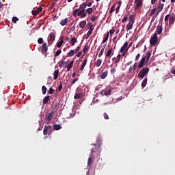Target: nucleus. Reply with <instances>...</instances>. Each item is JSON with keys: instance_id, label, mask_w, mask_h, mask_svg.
I'll return each mask as SVG.
<instances>
[{"instance_id": "1", "label": "nucleus", "mask_w": 175, "mask_h": 175, "mask_svg": "<svg viewBox=\"0 0 175 175\" xmlns=\"http://www.w3.org/2000/svg\"><path fill=\"white\" fill-rule=\"evenodd\" d=\"M85 9L86 8H85V6L81 4L79 8H77L74 10L72 13L73 17H76L77 16H78L81 18H84L85 17H87Z\"/></svg>"}, {"instance_id": "2", "label": "nucleus", "mask_w": 175, "mask_h": 175, "mask_svg": "<svg viewBox=\"0 0 175 175\" xmlns=\"http://www.w3.org/2000/svg\"><path fill=\"white\" fill-rule=\"evenodd\" d=\"M150 57L151 52H148L146 55H143L142 59L139 61L138 68L139 69H142V68H144V66H146V65L148 64Z\"/></svg>"}, {"instance_id": "3", "label": "nucleus", "mask_w": 175, "mask_h": 175, "mask_svg": "<svg viewBox=\"0 0 175 175\" xmlns=\"http://www.w3.org/2000/svg\"><path fill=\"white\" fill-rule=\"evenodd\" d=\"M149 72H150V68L146 67V68H142L138 74V79H144V77L147 76Z\"/></svg>"}, {"instance_id": "4", "label": "nucleus", "mask_w": 175, "mask_h": 175, "mask_svg": "<svg viewBox=\"0 0 175 175\" xmlns=\"http://www.w3.org/2000/svg\"><path fill=\"white\" fill-rule=\"evenodd\" d=\"M157 43H158V34L154 33L153 36L150 37V46L154 47L157 46Z\"/></svg>"}, {"instance_id": "5", "label": "nucleus", "mask_w": 175, "mask_h": 175, "mask_svg": "<svg viewBox=\"0 0 175 175\" xmlns=\"http://www.w3.org/2000/svg\"><path fill=\"white\" fill-rule=\"evenodd\" d=\"M48 50L49 47L47 46V43L43 42V44L41 46V53L43 55H46V54H47Z\"/></svg>"}, {"instance_id": "6", "label": "nucleus", "mask_w": 175, "mask_h": 175, "mask_svg": "<svg viewBox=\"0 0 175 175\" xmlns=\"http://www.w3.org/2000/svg\"><path fill=\"white\" fill-rule=\"evenodd\" d=\"M111 94V89L107 88L105 90H103L100 92V95L103 96V95H105V96H107V95H110Z\"/></svg>"}, {"instance_id": "7", "label": "nucleus", "mask_w": 175, "mask_h": 175, "mask_svg": "<svg viewBox=\"0 0 175 175\" xmlns=\"http://www.w3.org/2000/svg\"><path fill=\"white\" fill-rule=\"evenodd\" d=\"M134 3L136 4L135 9H140L143 6V0H135Z\"/></svg>"}, {"instance_id": "8", "label": "nucleus", "mask_w": 175, "mask_h": 175, "mask_svg": "<svg viewBox=\"0 0 175 175\" xmlns=\"http://www.w3.org/2000/svg\"><path fill=\"white\" fill-rule=\"evenodd\" d=\"M42 10H43V8L42 7H39L36 10H33L32 11L33 16H38V13H40V12H42Z\"/></svg>"}, {"instance_id": "9", "label": "nucleus", "mask_w": 175, "mask_h": 175, "mask_svg": "<svg viewBox=\"0 0 175 175\" xmlns=\"http://www.w3.org/2000/svg\"><path fill=\"white\" fill-rule=\"evenodd\" d=\"M88 61V58H87V57H85L83 60V62L81 64V68H80V70L81 72H83V70H84V68H85V65H87Z\"/></svg>"}, {"instance_id": "10", "label": "nucleus", "mask_w": 175, "mask_h": 175, "mask_svg": "<svg viewBox=\"0 0 175 175\" xmlns=\"http://www.w3.org/2000/svg\"><path fill=\"white\" fill-rule=\"evenodd\" d=\"M50 129H51V126H44V130H43L44 136L47 135V133L49 131H50Z\"/></svg>"}, {"instance_id": "11", "label": "nucleus", "mask_w": 175, "mask_h": 175, "mask_svg": "<svg viewBox=\"0 0 175 175\" xmlns=\"http://www.w3.org/2000/svg\"><path fill=\"white\" fill-rule=\"evenodd\" d=\"M126 49H128V42H124L120 50V53H124V51H126Z\"/></svg>"}, {"instance_id": "12", "label": "nucleus", "mask_w": 175, "mask_h": 175, "mask_svg": "<svg viewBox=\"0 0 175 175\" xmlns=\"http://www.w3.org/2000/svg\"><path fill=\"white\" fill-rule=\"evenodd\" d=\"M46 122H50V121H51V120H53V113H49L46 116Z\"/></svg>"}, {"instance_id": "13", "label": "nucleus", "mask_w": 175, "mask_h": 175, "mask_svg": "<svg viewBox=\"0 0 175 175\" xmlns=\"http://www.w3.org/2000/svg\"><path fill=\"white\" fill-rule=\"evenodd\" d=\"M133 24H135V23L129 22V23L127 24V25L126 27V31H131V29H132V28H133Z\"/></svg>"}, {"instance_id": "14", "label": "nucleus", "mask_w": 175, "mask_h": 175, "mask_svg": "<svg viewBox=\"0 0 175 175\" xmlns=\"http://www.w3.org/2000/svg\"><path fill=\"white\" fill-rule=\"evenodd\" d=\"M163 28L162 25L157 26L155 33H157L158 35H161L162 33Z\"/></svg>"}, {"instance_id": "15", "label": "nucleus", "mask_w": 175, "mask_h": 175, "mask_svg": "<svg viewBox=\"0 0 175 175\" xmlns=\"http://www.w3.org/2000/svg\"><path fill=\"white\" fill-rule=\"evenodd\" d=\"M106 46L107 44H105L103 46V48L101 49L100 51L98 53V58H100V57H102V55H103V53L105 51V49H106Z\"/></svg>"}, {"instance_id": "16", "label": "nucleus", "mask_w": 175, "mask_h": 175, "mask_svg": "<svg viewBox=\"0 0 175 175\" xmlns=\"http://www.w3.org/2000/svg\"><path fill=\"white\" fill-rule=\"evenodd\" d=\"M49 100H50V96H46L43 98L42 103L43 105H46L49 103Z\"/></svg>"}, {"instance_id": "17", "label": "nucleus", "mask_w": 175, "mask_h": 175, "mask_svg": "<svg viewBox=\"0 0 175 175\" xmlns=\"http://www.w3.org/2000/svg\"><path fill=\"white\" fill-rule=\"evenodd\" d=\"M92 31H94V29H92V26L90 25V29L87 33V39H88L92 35Z\"/></svg>"}, {"instance_id": "18", "label": "nucleus", "mask_w": 175, "mask_h": 175, "mask_svg": "<svg viewBox=\"0 0 175 175\" xmlns=\"http://www.w3.org/2000/svg\"><path fill=\"white\" fill-rule=\"evenodd\" d=\"M136 17V14L130 15L129 17V20L130 23H135V18Z\"/></svg>"}, {"instance_id": "19", "label": "nucleus", "mask_w": 175, "mask_h": 175, "mask_svg": "<svg viewBox=\"0 0 175 175\" xmlns=\"http://www.w3.org/2000/svg\"><path fill=\"white\" fill-rule=\"evenodd\" d=\"M59 73V70H55L54 71V73H53V80H57V79H58V75Z\"/></svg>"}, {"instance_id": "20", "label": "nucleus", "mask_w": 175, "mask_h": 175, "mask_svg": "<svg viewBox=\"0 0 175 175\" xmlns=\"http://www.w3.org/2000/svg\"><path fill=\"white\" fill-rule=\"evenodd\" d=\"M164 6H165V4L160 3L157 8V12H159V13H161V12H162V10H163Z\"/></svg>"}, {"instance_id": "21", "label": "nucleus", "mask_w": 175, "mask_h": 175, "mask_svg": "<svg viewBox=\"0 0 175 175\" xmlns=\"http://www.w3.org/2000/svg\"><path fill=\"white\" fill-rule=\"evenodd\" d=\"M87 25V22L85 21H82L79 23V27L81 28V29H84V27Z\"/></svg>"}, {"instance_id": "22", "label": "nucleus", "mask_w": 175, "mask_h": 175, "mask_svg": "<svg viewBox=\"0 0 175 175\" xmlns=\"http://www.w3.org/2000/svg\"><path fill=\"white\" fill-rule=\"evenodd\" d=\"M92 12H94V8H89L85 10L86 15L87 14H89V15L92 14Z\"/></svg>"}, {"instance_id": "23", "label": "nucleus", "mask_w": 175, "mask_h": 175, "mask_svg": "<svg viewBox=\"0 0 175 175\" xmlns=\"http://www.w3.org/2000/svg\"><path fill=\"white\" fill-rule=\"evenodd\" d=\"M67 23H68V18H66L65 19H63L60 21V25H62V27L66 25Z\"/></svg>"}, {"instance_id": "24", "label": "nucleus", "mask_w": 175, "mask_h": 175, "mask_svg": "<svg viewBox=\"0 0 175 175\" xmlns=\"http://www.w3.org/2000/svg\"><path fill=\"white\" fill-rule=\"evenodd\" d=\"M73 64L75 62L72 60L70 63L67 66V72H69L72 68H73Z\"/></svg>"}, {"instance_id": "25", "label": "nucleus", "mask_w": 175, "mask_h": 175, "mask_svg": "<svg viewBox=\"0 0 175 175\" xmlns=\"http://www.w3.org/2000/svg\"><path fill=\"white\" fill-rule=\"evenodd\" d=\"M77 43V38L73 37L70 40V44L71 46H75Z\"/></svg>"}, {"instance_id": "26", "label": "nucleus", "mask_w": 175, "mask_h": 175, "mask_svg": "<svg viewBox=\"0 0 175 175\" xmlns=\"http://www.w3.org/2000/svg\"><path fill=\"white\" fill-rule=\"evenodd\" d=\"M174 21H175V17L173 16H171L169 21L170 25H173V24H174Z\"/></svg>"}, {"instance_id": "27", "label": "nucleus", "mask_w": 175, "mask_h": 175, "mask_svg": "<svg viewBox=\"0 0 175 175\" xmlns=\"http://www.w3.org/2000/svg\"><path fill=\"white\" fill-rule=\"evenodd\" d=\"M107 75H108L107 71L103 72L100 75V79H102V80H105V78L107 77Z\"/></svg>"}, {"instance_id": "28", "label": "nucleus", "mask_w": 175, "mask_h": 175, "mask_svg": "<svg viewBox=\"0 0 175 175\" xmlns=\"http://www.w3.org/2000/svg\"><path fill=\"white\" fill-rule=\"evenodd\" d=\"M121 59V55H120V54H118V56H117V58H116V59L115 60V62H114V64H116V66H118V62H119V61Z\"/></svg>"}, {"instance_id": "29", "label": "nucleus", "mask_w": 175, "mask_h": 175, "mask_svg": "<svg viewBox=\"0 0 175 175\" xmlns=\"http://www.w3.org/2000/svg\"><path fill=\"white\" fill-rule=\"evenodd\" d=\"M81 5L85 6V8H87V6H88V8H91V6H92V2L83 3Z\"/></svg>"}, {"instance_id": "30", "label": "nucleus", "mask_w": 175, "mask_h": 175, "mask_svg": "<svg viewBox=\"0 0 175 175\" xmlns=\"http://www.w3.org/2000/svg\"><path fill=\"white\" fill-rule=\"evenodd\" d=\"M50 40H52V42H54L55 40V34L54 33H51L49 34Z\"/></svg>"}, {"instance_id": "31", "label": "nucleus", "mask_w": 175, "mask_h": 175, "mask_svg": "<svg viewBox=\"0 0 175 175\" xmlns=\"http://www.w3.org/2000/svg\"><path fill=\"white\" fill-rule=\"evenodd\" d=\"M83 96V94L81 93H76L75 95L74 96V98L75 99H80Z\"/></svg>"}, {"instance_id": "32", "label": "nucleus", "mask_w": 175, "mask_h": 175, "mask_svg": "<svg viewBox=\"0 0 175 175\" xmlns=\"http://www.w3.org/2000/svg\"><path fill=\"white\" fill-rule=\"evenodd\" d=\"M159 14V12L157 11V12L154 14V15L152 18L151 23H154L155 21V18H157V17H158Z\"/></svg>"}, {"instance_id": "33", "label": "nucleus", "mask_w": 175, "mask_h": 175, "mask_svg": "<svg viewBox=\"0 0 175 175\" xmlns=\"http://www.w3.org/2000/svg\"><path fill=\"white\" fill-rule=\"evenodd\" d=\"M96 66H97V68H99V66H100V65H102V60L101 59H98L96 63H95Z\"/></svg>"}, {"instance_id": "34", "label": "nucleus", "mask_w": 175, "mask_h": 175, "mask_svg": "<svg viewBox=\"0 0 175 175\" xmlns=\"http://www.w3.org/2000/svg\"><path fill=\"white\" fill-rule=\"evenodd\" d=\"M62 126H61V125H59V124H55L54 126H53V129L55 130V131H59V129H62Z\"/></svg>"}, {"instance_id": "35", "label": "nucleus", "mask_w": 175, "mask_h": 175, "mask_svg": "<svg viewBox=\"0 0 175 175\" xmlns=\"http://www.w3.org/2000/svg\"><path fill=\"white\" fill-rule=\"evenodd\" d=\"M62 44H64V38H62L61 40L57 43V47L59 48V47H61V46H62Z\"/></svg>"}, {"instance_id": "36", "label": "nucleus", "mask_w": 175, "mask_h": 175, "mask_svg": "<svg viewBox=\"0 0 175 175\" xmlns=\"http://www.w3.org/2000/svg\"><path fill=\"white\" fill-rule=\"evenodd\" d=\"M75 53H76L75 50L70 51V52L67 53V57H73V55H75Z\"/></svg>"}, {"instance_id": "37", "label": "nucleus", "mask_w": 175, "mask_h": 175, "mask_svg": "<svg viewBox=\"0 0 175 175\" xmlns=\"http://www.w3.org/2000/svg\"><path fill=\"white\" fill-rule=\"evenodd\" d=\"M147 85V78L144 79L142 83V88H144Z\"/></svg>"}, {"instance_id": "38", "label": "nucleus", "mask_w": 175, "mask_h": 175, "mask_svg": "<svg viewBox=\"0 0 175 175\" xmlns=\"http://www.w3.org/2000/svg\"><path fill=\"white\" fill-rule=\"evenodd\" d=\"M89 49H90V46H88V44H87L85 46H84V48H83V53H87V51H88V50H89Z\"/></svg>"}, {"instance_id": "39", "label": "nucleus", "mask_w": 175, "mask_h": 175, "mask_svg": "<svg viewBox=\"0 0 175 175\" xmlns=\"http://www.w3.org/2000/svg\"><path fill=\"white\" fill-rule=\"evenodd\" d=\"M42 91L43 95H46V94L47 92V88H46V86L43 85L42 87Z\"/></svg>"}, {"instance_id": "40", "label": "nucleus", "mask_w": 175, "mask_h": 175, "mask_svg": "<svg viewBox=\"0 0 175 175\" xmlns=\"http://www.w3.org/2000/svg\"><path fill=\"white\" fill-rule=\"evenodd\" d=\"M92 165V157H90L88 160V166Z\"/></svg>"}, {"instance_id": "41", "label": "nucleus", "mask_w": 175, "mask_h": 175, "mask_svg": "<svg viewBox=\"0 0 175 175\" xmlns=\"http://www.w3.org/2000/svg\"><path fill=\"white\" fill-rule=\"evenodd\" d=\"M109 40V33H107L106 36L103 40V43H106Z\"/></svg>"}, {"instance_id": "42", "label": "nucleus", "mask_w": 175, "mask_h": 175, "mask_svg": "<svg viewBox=\"0 0 175 175\" xmlns=\"http://www.w3.org/2000/svg\"><path fill=\"white\" fill-rule=\"evenodd\" d=\"M111 51H113V49L110 48V49L107 52L105 57H109L111 55Z\"/></svg>"}, {"instance_id": "43", "label": "nucleus", "mask_w": 175, "mask_h": 175, "mask_svg": "<svg viewBox=\"0 0 175 175\" xmlns=\"http://www.w3.org/2000/svg\"><path fill=\"white\" fill-rule=\"evenodd\" d=\"M155 12H157V8H153L152 10H151V12L149 14L150 17H151V16H152L155 13Z\"/></svg>"}, {"instance_id": "44", "label": "nucleus", "mask_w": 175, "mask_h": 175, "mask_svg": "<svg viewBox=\"0 0 175 175\" xmlns=\"http://www.w3.org/2000/svg\"><path fill=\"white\" fill-rule=\"evenodd\" d=\"M61 53H62V51H61V49L57 50L54 55L55 57H58V55H59Z\"/></svg>"}, {"instance_id": "45", "label": "nucleus", "mask_w": 175, "mask_h": 175, "mask_svg": "<svg viewBox=\"0 0 175 175\" xmlns=\"http://www.w3.org/2000/svg\"><path fill=\"white\" fill-rule=\"evenodd\" d=\"M17 21H18V18H17L16 16L12 17V23L16 24V23H17Z\"/></svg>"}, {"instance_id": "46", "label": "nucleus", "mask_w": 175, "mask_h": 175, "mask_svg": "<svg viewBox=\"0 0 175 175\" xmlns=\"http://www.w3.org/2000/svg\"><path fill=\"white\" fill-rule=\"evenodd\" d=\"M38 43L39 44H42H42H43V39L42 38H39L38 39Z\"/></svg>"}, {"instance_id": "47", "label": "nucleus", "mask_w": 175, "mask_h": 175, "mask_svg": "<svg viewBox=\"0 0 175 175\" xmlns=\"http://www.w3.org/2000/svg\"><path fill=\"white\" fill-rule=\"evenodd\" d=\"M48 93L49 94H54V89H53V88H51L50 89H49V90L48 91Z\"/></svg>"}, {"instance_id": "48", "label": "nucleus", "mask_w": 175, "mask_h": 175, "mask_svg": "<svg viewBox=\"0 0 175 175\" xmlns=\"http://www.w3.org/2000/svg\"><path fill=\"white\" fill-rule=\"evenodd\" d=\"M114 8H115V6L113 5V6L110 8V10H109V14H111H111H113V12H114Z\"/></svg>"}, {"instance_id": "49", "label": "nucleus", "mask_w": 175, "mask_h": 175, "mask_svg": "<svg viewBox=\"0 0 175 175\" xmlns=\"http://www.w3.org/2000/svg\"><path fill=\"white\" fill-rule=\"evenodd\" d=\"M76 81H79V78H75L73 79V81L71 82V85H73Z\"/></svg>"}, {"instance_id": "50", "label": "nucleus", "mask_w": 175, "mask_h": 175, "mask_svg": "<svg viewBox=\"0 0 175 175\" xmlns=\"http://www.w3.org/2000/svg\"><path fill=\"white\" fill-rule=\"evenodd\" d=\"M103 116L105 120H109V115L107 113H104Z\"/></svg>"}, {"instance_id": "51", "label": "nucleus", "mask_w": 175, "mask_h": 175, "mask_svg": "<svg viewBox=\"0 0 175 175\" xmlns=\"http://www.w3.org/2000/svg\"><path fill=\"white\" fill-rule=\"evenodd\" d=\"M128 20V16H124L122 20V23H125Z\"/></svg>"}, {"instance_id": "52", "label": "nucleus", "mask_w": 175, "mask_h": 175, "mask_svg": "<svg viewBox=\"0 0 175 175\" xmlns=\"http://www.w3.org/2000/svg\"><path fill=\"white\" fill-rule=\"evenodd\" d=\"M140 53H138L136 57H135V61H139V59H140Z\"/></svg>"}, {"instance_id": "53", "label": "nucleus", "mask_w": 175, "mask_h": 175, "mask_svg": "<svg viewBox=\"0 0 175 175\" xmlns=\"http://www.w3.org/2000/svg\"><path fill=\"white\" fill-rule=\"evenodd\" d=\"M97 18H98L97 16H92V17L91 18V21L94 22V21H96Z\"/></svg>"}, {"instance_id": "54", "label": "nucleus", "mask_w": 175, "mask_h": 175, "mask_svg": "<svg viewBox=\"0 0 175 175\" xmlns=\"http://www.w3.org/2000/svg\"><path fill=\"white\" fill-rule=\"evenodd\" d=\"M121 8V5H118L116 8V14H118L120 13V8Z\"/></svg>"}, {"instance_id": "55", "label": "nucleus", "mask_w": 175, "mask_h": 175, "mask_svg": "<svg viewBox=\"0 0 175 175\" xmlns=\"http://www.w3.org/2000/svg\"><path fill=\"white\" fill-rule=\"evenodd\" d=\"M57 90H58V91H61V90H62V82L60 83L59 85L58 86Z\"/></svg>"}, {"instance_id": "56", "label": "nucleus", "mask_w": 175, "mask_h": 175, "mask_svg": "<svg viewBox=\"0 0 175 175\" xmlns=\"http://www.w3.org/2000/svg\"><path fill=\"white\" fill-rule=\"evenodd\" d=\"M136 68H137V63H135L133 66V70H136Z\"/></svg>"}, {"instance_id": "57", "label": "nucleus", "mask_w": 175, "mask_h": 175, "mask_svg": "<svg viewBox=\"0 0 175 175\" xmlns=\"http://www.w3.org/2000/svg\"><path fill=\"white\" fill-rule=\"evenodd\" d=\"M169 17H170V14H167L165 16V21H167L169 20Z\"/></svg>"}, {"instance_id": "58", "label": "nucleus", "mask_w": 175, "mask_h": 175, "mask_svg": "<svg viewBox=\"0 0 175 175\" xmlns=\"http://www.w3.org/2000/svg\"><path fill=\"white\" fill-rule=\"evenodd\" d=\"M82 54H83V52H82V51H79V52L77 54V57H78V58H79V57H81Z\"/></svg>"}, {"instance_id": "59", "label": "nucleus", "mask_w": 175, "mask_h": 175, "mask_svg": "<svg viewBox=\"0 0 175 175\" xmlns=\"http://www.w3.org/2000/svg\"><path fill=\"white\" fill-rule=\"evenodd\" d=\"M116 68H112V69L111 70V75H114V73H116Z\"/></svg>"}, {"instance_id": "60", "label": "nucleus", "mask_w": 175, "mask_h": 175, "mask_svg": "<svg viewBox=\"0 0 175 175\" xmlns=\"http://www.w3.org/2000/svg\"><path fill=\"white\" fill-rule=\"evenodd\" d=\"M81 49V46H78L77 47V49H75V53H79V51H80V49Z\"/></svg>"}, {"instance_id": "61", "label": "nucleus", "mask_w": 175, "mask_h": 175, "mask_svg": "<svg viewBox=\"0 0 175 175\" xmlns=\"http://www.w3.org/2000/svg\"><path fill=\"white\" fill-rule=\"evenodd\" d=\"M114 32H116V31L114 29H111L109 30V34L111 36L113 35V33H114Z\"/></svg>"}, {"instance_id": "62", "label": "nucleus", "mask_w": 175, "mask_h": 175, "mask_svg": "<svg viewBox=\"0 0 175 175\" xmlns=\"http://www.w3.org/2000/svg\"><path fill=\"white\" fill-rule=\"evenodd\" d=\"M66 64H68V62H66V61L62 62V65H63V66H65V65H66Z\"/></svg>"}, {"instance_id": "63", "label": "nucleus", "mask_w": 175, "mask_h": 175, "mask_svg": "<svg viewBox=\"0 0 175 175\" xmlns=\"http://www.w3.org/2000/svg\"><path fill=\"white\" fill-rule=\"evenodd\" d=\"M128 50H129V47H127L126 51L123 52L122 55H125L126 53L128 51Z\"/></svg>"}, {"instance_id": "64", "label": "nucleus", "mask_w": 175, "mask_h": 175, "mask_svg": "<svg viewBox=\"0 0 175 175\" xmlns=\"http://www.w3.org/2000/svg\"><path fill=\"white\" fill-rule=\"evenodd\" d=\"M157 1H158V0H151V4L154 5V3H155L157 2Z\"/></svg>"}]
</instances>
